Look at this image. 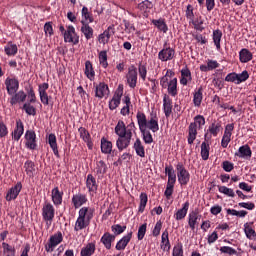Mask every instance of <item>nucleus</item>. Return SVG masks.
I'll list each match as a JSON object with an SVG mask.
<instances>
[{
	"mask_svg": "<svg viewBox=\"0 0 256 256\" xmlns=\"http://www.w3.org/2000/svg\"><path fill=\"white\" fill-rule=\"evenodd\" d=\"M22 109L25 111V113H27V115H37V108L31 105V102L24 103Z\"/></svg>",
	"mask_w": 256,
	"mask_h": 256,
	"instance_id": "58",
	"label": "nucleus"
},
{
	"mask_svg": "<svg viewBox=\"0 0 256 256\" xmlns=\"http://www.w3.org/2000/svg\"><path fill=\"white\" fill-rule=\"evenodd\" d=\"M176 171L178 183L181 185V187H185V185H188L189 181H191V174L189 173V170L185 168L183 162H178L176 164Z\"/></svg>",
	"mask_w": 256,
	"mask_h": 256,
	"instance_id": "5",
	"label": "nucleus"
},
{
	"mask_svg": "<svg viewBox=\"0 0 256 256\" xmlns=\"http://www.w3.org/2000/svg\"><path fill=\"white\" fill-rule=\"evenodd\" d=\"M138 73L142 81H145L147 79V66L140 62L138 65Z\"/></svg>",
	"mask_w": 256,
	"mask_h": 256,
	"instance_id": "62",
	"label": "nucleus"
},
{
	"mask_svg": "<svg viewBox=\"0 0 256 256\" xmlns=\"http://www.w3.org/2000/svg\"><path fill=\"white\" fill-rule=\"evenodd\" d=\"M199 219H201V214L199 211L193 210L188 215V225L192 231H195V226L199 225Z\"/></svg>",
	"mask_w": 256,
	"mask_h": 256,
	"instance_id": "24",
	"label": "nucleus"
},
{
	"mask_svg": "<svg viewBox=\"0 0 256 256\" xmlns=\"http://www.w3.org/2000/svg\"><path fill=\"white\" fill-rule=\"evenodd\" d=\"M209 151H211V145L202 143L200 155L203 161H207L209 159Z\"/></svg>",
	"mask_w": 256,
	"mask_h": 256,
	"instance_id": "50",
	"label": "nucleus"
},
{
	"mask_svg": "<svg viewBox=\"0 0 256 256\" xmlns=\"http://www.w3.org/2000/svg\"><path fill=\"white\" fill-rule=\"evenodd\" d=\"M23 133H25V126L23 125V122L21 120H17L16 127L12 132V138L14 139V141H19V139H21V137L23 136Z\"/></svg>",
	"mask_w": 256,
	"mask_h": 256,
	"instance_id": "30",
	"label": "nucleus"
},
{
	"mask_svg": "<svg viewBox=\"0 0 256 256\" xmlns=\"http://www.w3.org/2000/svg\"><path fill=\"white\" fill-rule=\"evenodd\" d=\"M10 96H12L10 99L11 105H17V103H25V101L27 99V93H25V91H23V90H20Z\"/></svg>",
	"mask_w": 256,
	"mask_h": 256,
	"instance_id": "29",
	"label": "nucleus"
},
{
	"mask_svg": "<svg viewBox=\"0 0 256 256\" xmlns=\"http://www.w3.org/2000/svg\"><path fill=\"white\" fill-rule=\"evenodd\" d=\"M189 211V201H186L183 205L182 208L179 209L175 214L174 218L176 221H183L185 217H187V213Z\"/></svg>",
	"mask_w": 256,
	"mask_h": 256,
	"instance_id": "37",
	"label": "nucleus"
},
{
	"mask_svg": "<svg viewBox=\"0 0 256 256\" xmlns=\"http://www.w3.org/2000/svg\"><path fill=\"white\" fill-rule=\"evenodd\" d=\"M96 246L95 243L90 242L81 249L80 256H92L95 254Z\"/></svg>",
	"mask_w": 256,
	"mask_h": 256,
	"instance_id": "46",
	"label": "nucleus"
},
{
	"mask_svg": "<svg viewBox=\"0 0 256 256\" xmlns=\"http://www.w3.org/2000/svg\"><path fill=\"white\" fill-rule=\"evenodd\" d=\"M226 213L227 215H232L234 217H240V218H243V217H247L248 213L246 210H240V211H237L235 209H227L226 210Z\"/></svg>",
	"mask_w": 256,
	"mask_h": 256,
	"instance_id": "53",
	"label": "nucleus"
},
{
	"mask_svg": "<svg viewBox=\"0 0 256 256\" xmlns=\"http://www.w3.org/2000/svg\"><path fill=\"white\" fill-rule=\"evenodd\" d=\"M133 149L138 155V157L144 158L145 157V146L143 145V142H141L140 138H137L133 144Z\"/></svg>",
	"mask_w": 256,
	"mask_h": 256,
	"instance_id": "39",
	"label": "nucleus"
},
{
	"mask_svg": "<svg viewBox=\"0 0 256 256\" xmlns=\"http://www.w3.org/2000/svg\"><path fill=\"white\" fill-rule=\"evenodd\" d=\"M24 139L26 149H30V151H35V149H37V134L35 131L27 130Z\"/></svg>",
	"mask_w": 256,
	"mask_h": 256,
	"instance_id": "9",
	"label": "nucleus"
},
{
	"mask_svg": "<svg viewBox=\"0 0 256 256\" xmlns=\"http://www.w3.org/2000/svg\"><path fill=\"white\" fill-rule=\"evenodd\" d=\"M185 17L186 19H188L189 23H193V20L195 19V12H194L193 5L188 4L186 6Z\"/></svg>",
	"mask_w": 256,
	"mask_h": 256,
	"instance_id": "55",
	"label": "nucleus"
},
{
	"mask_svg": "<svg viewBox=\"0 0 256 256\" xmlns=\"http://www.w3.org/2000/svg\"><path fill=\"white\" fill-rule=\"evenodd\" d=\"M86 187L89 193H97V189H99V185H97V179L93 177V174L87 175Z\"/></svg>",
	"mask_w": 256,
	"mask_h": 256,
	"instance_id": "31",
	"label": "nucleus"
},
{
	"mask_svg": "<svg viewBox=\"0 0 256 256\" xmlns=\"http://www.w3.org/2000/svg\"><path fill=\"white\" fill-rule=\"evenodd\" d=\"M172 256H183V243H177L172 250Z\"/></svg>",
	"mask_w": 256,
	"mask_h": 256,
	"instance_id": "63",
	"label": "nucleus"
},
{
	"mask_svg": "<svg viewBox=\"0 0 256 256\" xmlns=\"http://www.w3.org/2000/svg\"><path fill=\"white\" fill-rule=\"evenodd\" d=\"M163 112L166 119H169L173 115V99H171L169 94L163 95Z\"/></svg>",
	"mask_w": 256,
	"mask_h": 256,
	"instance_id": "16",
	"label": "nucleus"
},
{
	"mask_svg": "<svg viewBox=\"0 0 256 256\" xmlns=\"http://www.w3.org/2000/svg\"><path fill=\"white\" fill-rule=\"evenodd\" d=\"M95 217V208L83 206L78 211V217L74 225V231L79 232L87 229Z\"/></svg>",
	"mask_w": 256,
	"mask_h": 256,
	"instance_id": "2",
	"label": "nucleus"
},
{
	"mask_svg": "<svg viewBox=\"0 0 256 256\" xmlns=\"http://www.w3.org/2000/svg\"><path fill=\"white\" fill-rule=\"evenodd\" d=\"M158 59L159 61H162V63H167V61H173V59H175L174 48H171V46H169L167 42H165L163 45V49L160 50L158 53Z\"/></svg>",
	"mask_w": 256,
	"mask_h": 256,
	"instance_id": "6",
	"label": "nucleus"
},
{
	"mask_svg": "<svg viewBox=\"0 0 256 256\" xmlns=\"http://www.w3.org/2000/svg\"><path fill=\"white\" fill-rule=\"evenodd\" d=\"M87 201H89V199H87V194L79 192L72 196V205L75 209L83 207V205H85Z\"/></svg>",
	"mask_w": 256,
	"mask_h": 256,
	"instance_id": "21",
	"label": "nucleus"
},
{
	"mask_svg": "<svg viewBox=\"0 0 256 256\" xmlns=\"http://www.w3.org/2000/svg\"><path fill=\"white\" fill-rule=\"evenodd\" d=\"M233 131H235L234 123L227 124L225 126L224 134H223L222 140H221V147L223 149H227V147L229 146V143H231V137L233 135Z\"/></svg>",
	"mask_w": 256,
	"mask_h": 256,
	"instance_id": "10",
	"label": "nucleus"
},
{
	"mask_svg": "<svg viewBox=\"0 0 256 256\" xmlns=\"http://www.w3.org/2000/svg\"><path fill=\"white\" fill-rule=\"evenodd\" d=\"M148 201H149V197L147 196V193L142 192L140 194V204L138 208L139 213H144L145 208L147 207Z\"/></svg>",
	"mask_w": 256,
	"mask_h": 256,
	"instance_id": "48",
	"label": "nucleus"
},
{
	"mask_svg": "<svg viewBox=\"0 0 256 256\" xmlns=\"http://www.w3.org/2000/svg\"><path fill=\"white\" fill-rule=\"evenodd\" d=\"M127 230V226H121V224H114L111 226V231L112 235H115V237H117L118 235H121L123 233H125V231Z\"/></svg>",
	"mask_w": 256,
	"mask_h": 256,
	"instance_id": "51",
	"label": "nucleus"
},
{
	"mask_svg": "<svg viewBox=\"0 0 256 256\" xmlns=\"http://www.w3.org/2000/svg\"><path fill=\"white\" fill-rule=\"evenodd\" d=\"M81 15H82L85 23H93V21H95V19L93 18V13H91V11H89V8H87V6H83Z\"/></svg>",
	"mask_w": 256,
	"mask_h": 256,
	"instance_id": "47",
	"label": "nucleus"
},
{
	"mask_svg": "<svg viewBox=\"0 0 256 256\" xmlns=\"http://www.w3.org/2000/svg\"><path fill=\"white\" fill-rule=\"evenodd\" d=\"M23 189V184L21 182H17L15 186L8 190L6 194V201H15L17 197H19V193Z\"/></svg>",
	"mask_w": 256,
	"mask_h": 256,
	"instance_id": "19",
	"label": "nucleus"
},
{
	"mask_svg": "<svg viewBox=\"0 0 256 256\" xmlns=\"http://www.w3.org/2000/svg\"><path fill=\"white\" fill-rule=\"evenodd\" d=\"M109 85L105 82H100L98 85L95 86V97L97 99H103V97H109Z\"/></svg>",
	"mask_w": 256,
	"mask_h": 256,
	"instance_id": "18",
	"label": "nucleus"
},
{
	"mask_svg": "<svg viewBox=\"0 0 256 256\" xmlns=\"http://www.w3.org/2000/svg\"><path fill=\"white\" fill-rule=\"evenodd\" d=\"M220 252L223 253L224 255H238L237 250L231 246H222L220 247Z\"/></svg>",
	"mask_w": 256,
	"mask_h": 256,
	"instance_id": "60",
	"label": "nucleus"
},
{
	"mask_svg": "<svg viewBox=\"0 0 256 256\" xmlns=\"http://www.w3.org/2000/svg\"><path fill=\"white\" fill-rule=\"evenodd\" d=\"M151 23L158 29V31H161L162 33H167V31H169V26H167V22H165L164 18L153 19Z\"/></svg>",
	"mask_w": 256,
	"mask_h": 256,
	"instance_id": "38",
	"label": "nucleus"
},
{
	"mask_svg": "<svg viewBox=\"0 0 256 256\" xmlns=\"http://www.w3.org/2000/svg\"><path fill=\"white\" fill-rule=\"evenodd\" d=\"M4 84L8 95H15L19 91V79L17 77H7Z\"/></svg>",
	"mask_w": 256,
	"mask_h": 256,
	"instance_id": "11",
	"label": "nucleus"
},
{
	"mask_svg": "<svg viewBox=\"0 0 256 256\" xmlns=\"http://www.w3.org/2000/svg\"><path fill=\"white\" fill-rule=\"evenodd\" d=\"M181 78H180V83L184 86H187L189 83L193 81V76L191 75V70L189 67L185 66L184 68L181 69Z\"/></svg>",
	"mask_w": 256,
	"mask_h": 256,
	"instance_id": "26",
	"label": "nucleus"
},
{
	"mask_svg": "<svg viewBox=\"0 0 256 256\" xmlns=\"http://www.w3.org/2000/svg\"><path fill=\"white\" fill-rule=\"evenodd\" d=\"M137 81H138L137 67H135V65H131L128 68V72L126 74V83L130 87V89H135V87H137Z\"/></svg>",
	"mask_w": 256,
	"mask_h": 256,
	"instance_id": "8",
	"label": "nucleus"
},
{
	"mask_svg": "<svg viewBox=\"0 0 256 256\" xmlns=\"http://www.w3.org/2000/svg\"><path fill=\"white\" fill-rule=\"evenodd\" d=\"M165 173L168 175L167 185L175 186V183H177V174L175 173L173 166H166Z\"/></svg>",
	"mask_w": 256,
	"mask_h": 256,
	"instance_id": "35",
	"label": "nucleus"
},
{
	"mask_svg": "<svg viewBox=\"0 0 256 256\" xmlns=\"http://www.w3.org/2000/svg\"><path fill=\"white\" fill-rule=\"evenodd\" d=\"M147 129L152 131V133L159 131V118L157 117V113H151L149 121H147L146 118V130Z\"/></svg>",
	"mask_w": 256,
	"mask_h": 256,
	"instance_id": "22",
	"label": "nucleus"
},
{
	"mask_svg": "<svg viewBox=\"0 0 256 256\" xmlns=\"http://www.w3.org/2000/svg\"><path fill=\"white\" fill-rule=\"evenodd\" d=\"M253 59V53L247 48H243L239 52V61L240 63H249Z\"/></svg>",
	"mask_w": 256,
	"mask_h": 256,
	"instance_id": "40",
	"label": "nucleus"
},
{
	"mask_svg": "<svg viewBox=\"0 0 256 256\" xmlns=\"http://www.w3.org/2000/svg\"><path fill=\"white\" fill-rule=\"evenodd\" d=\"M51 199L55 207H60L63 205V191L59 190V187H55L51 191Z\"/></svg>",
	"mask_w": 256,
	"mask_h": 256,
	"instance_id": "23",
	"label": "nucleus"
},
{
	"mask_svg": "<svg viewBox=\"0 0 256 256\" xmlns=\"http://www.w3.org/2000/svg\"><path fill=\"white\" fill-rule=\"evenodd\" d=\"M99 63L104 68L107 69L109 67V62H107V51L102 50L98 55Z\"/></svg>",
	"mask_w": 256,
	"mask_h": 256,
	"instance_id": "52",
	"label": "nucleus"
},
{
	"mask_svg": "<svg viewBox=\"0 0 256 256\" xmlns=\"http://www.w3.org/2000/svg\"><path fill=\"white\" fill-rule=\"evenodd\" d=\"M207 65L202 64L200 65V71L202 73H207L209 71H213L215 69H219V67H221V64H219V62H217V60H212V59H208L206 60Z\"/></svg>",
	"mask_w": 256,
	"mask_h": 256,
	"instance_id": "27",
	"label": "nucleus"
},
{
	"mask_svg": "<svg viewBox=\"0 0 256 256\" xmlns=\"http://www.w3.org/2000/svg\"><path fill=\"white\" fill-rule=\"evenodd\" d=\"M96 173L97 175H105L107 173V164L105 161L100 160L96 163Z\"/></svg>",
	"mask_w": 256,
	"mask_h": 256,
	"instance_id": "54",
	"label": "nucleus"
},
{
	"mask_svg": "<svg viewBox=\"0 0 256 256\" xmlns=\"http://www.w3.org/2000/svg\"><path fill=\"white\" fill-rule=\"evenodd\" d=\"M131 239H133V232H128L126 235H124L115 246L116 251H125L127 249V245L131 243Z\"/></svg>",
	"mask_w": 256,
	"mask_h": 256,
	"instance_id": "20",
	"label": "nucleus"
},
{
	"mask_svg": "<svg viewBox=\"0 0 256 256\" xmlns=\"http://www.w3.org/2000/svg\"><path fill=\"white\" fill-rule=\"evenodd\" d=\"M114 241H115V235L109 232H105L100 239V243H102L105 249L107 250L111 249V245Z\"/></svg>",
	"mask_w": 256,
	"mask_h": 256,
	"instance_id": "34",
	"label": "nucleus"
},
{
	"mask_svg": "<svg viewBox=\"0 0 256 256\" xmlns=\"http://www.w3.org/2000/svg\"><path fill=\"white\" fill-rule=\"evenodd\" d=\"M84 75L90 81H93V79H95V69L93 68V63H91V61L89 60L85 62Z\"/></svg>",
	"mask_w": 256,
	"mask_h": 256,
	"instance_id": "41",
	"label": "nucleus"
},
{
	"mask_svg": "<svg viewBox=\"0 0 256 256\" xmlns=\"http://www.w3.org/2000/svg\"><path fill=\"white\" fill-rule=\"evenodd\" d=\"M204 125H205V116L196 115L194 117V121L191 122L188 126V136H187L188 145H193V143H195V139H197V131H200V129H203Z\"/></svg>",
	"mask_w": 256,
	"mask_h": 256,
	"instance_id": "3",
	"label": "nucleus"
},
{
	"mask_svg": "<svg viewBox=\"0 0 256 256\" xmlns=\"http://www.w3.org/2000/svg\"><path fill=\"white\" fill-rule=\"evenodd\" d=\"M137 9L143 13V17H149V13L153 9V2L144 0L137 5Z\"/></svg>",
	"mask_w": 256,
	"mask_h": 256,
	"instance_id": "25",
	"label": "nucleus"
},
{
	"mask_svg": "<svg viewBox=\"0 0 256 256\" xmlns=\"http://www.w3.org/2000/svg\"><path fill=\"white\" fill-rule=\"evenodd\" d=\"M135 122H131L128 125H125L123 120H119L114 128V132L117 135L116 147L118 151H125L131 145V139H133V133H135Z\"/></svg>",
	"mask_w": 256,
	"mask_h": 256,
	"instance_id": "1",
	"label": "nucleus"
},
{
	"mask_svg": "<svg viewBox=\"0 0 256 256\" xmlns=\"http://www.w3.org/2000/svg\"><path fill=\"white\" fill-rule=\"evenodd\" d=\"M172 77H175V72L171 69H168L166 74L160 78V86L165 87V83H167L169 79H172Z\"/></svg>",
	"mask_w": 256,
	"mask_h": 256,
	"instance_id": "57",
	"label": "nucleus"
},
{
	"mask_svg": "<svg viewBox=\"0 0 256 256\" xmlns=\"http://www.w3.org/2000/svg\"><path fill=\"white\" fill-rule=\"evenodd\" d=\"M100 149L101 153L104 155H111V153H113V142L107 140L105 137H102Z\"/></svg>",
	"mask_w": 256,
	"mask_h": 256,
	"instance_id": "33",
	"label": "nucleus"
},
{
	"mask_svg": "<svg viewBox=\"0 0 256 256\" xmlns=\"http://www.w3.org/2000/svg\"><path fill=\"white\" fill-rule=\"evenodd\" d=\"M223 38V32L219 29L214 30L212 34L213 43L217 51H221V39Z\"/></svg>",
	"mask_w": 256,
	"mask_h": 256,
	"instance_id": "43",
	"label": "nucleus"
},
{
	"mask_svg": "<svg viewBox=\"0 0 256 256\" xmlns=\"http://www.w3.org/2000/svg\"><path fill=\"white\" fill-rule=\"evenodd\" d=\"M63 243V233L61 231L56 232L54 235L50 236L48 243L45 245V251L47 253H53L55 247Z\"/></svg>",
	"mask_w": 256,
	"mask_h": 256,
	"instance_id": "7",
	"label": "nucleus"
},
{
	"mask_svg": "<svg viewBox=\"0 0 256 256\" xmlns=\"http://www.w3.org/2000/svg\"><path fill=\"white\" fill-rule=\"evenodd\" d=\"M203 23H204V20L200 16L196 20L194 19L193 22H190L189 25H193L196 31L203 32L205 31V27H203Z\"/></svg>",
	"mask_w": 256,
	"mask_h": 256,
	"instance_id": "56",
	"label": "nucleus"
},
{
	"mask_svg": "<svg viewBox=\"0 0 256 256\" xmlns=\"http://www.w3.org/2000/svg\"><path fill=\"white\" fill-rule=\"evenodd\" d=\"M47 143L49 144L50 149H52L55 157L59 159L61 155H59V146L57 145V136H55V134L53 133L49 134Z\"/></svg>",
	"mask_w": 256,
	"mask_h": 256,
	"instance_id": "28",
	"label": "nucleus"
},
{
	"mask_svg": "<svg viewBox=\"0 0 256 256\" xmlns=\"http://www.w3.org/2000/svg\"><path fill=\"white\" fill-rule=\"evenodd\" d=\"M42 217L44 221H49L50 223L55 219V207L53 204L47 202L43 205Z\"/></svg>",
	"mask_w": 256,
	"mask_h": 256,
	"instance_id": "14",
	"label": "nucleus"
},
{
	"mask_svg": "<svg viewBox=\"0 0 256 256\" xmlns=\"http://www.w3.org/2000/svg\"><path fill=\"white\" fill-rule=\"evenodd\" d=\"M24 169H25L26 174L29 177H33V173H35V162H33L31 160H27L24 163Z\"/></svg>",
	"mask_w": 256,
	"mask_h": 256,
	"instance_id": "49",
	"label": "nucleus"
},
{
	"mask_svg": "<svg viewBox=\"0 0 256 256\" xmlns=\"http://www.w3.org/2000/svg\"><path fill=\"white\" fill-rule=\"evenodd\" d=\"M249 79V72L247 70L242 71V73L237 74V82L236 85H241V83H245Z\"/></svg>",
	"mask_w": 256,
	"mask_h": 256,
	"instance_id": "61",
	"label": "nucleus"
},
{
	"mask_svg": "<svg viewBox=\"0 0 256 256\" xmlns=\"http://www.w3.org/2000/svg\"><path fill=\"white\" fill-rule=\"evenodd\" d=\"M78 132L80 134V137L82 138V140L85 141H89V139H91V134L89 133V131L87 129H85L84 127H80L78 129Z\"/></svg>",
	"mask_w": 256,
	"mask_h": 256,
	"instance_id": "64",
	"label": "nucleus"
},
{
	"mask_svg": "<svg viewBox=\"0 0 256 256\" xmlns=\"http://www.w3.org/2000/svg\"><path fill=\"white\" fill-rule=\"evenodd\" d=\"M193 103L195 107H201V103H203V86L194 91Z\"/></svg>",
	"mask_w": 256,
	"mask_h": 256,
	"instance_id": "42",
	"label": "nucleus"
},
{
	"mask_svg": "<svg viewBox=\"0 0 256 256\" xmlns=\"http://www.w3.org/2000/svg\"><path fill=\"white\" fill-rule=\"evenodd\" d=\"M244 233L247 239L253 240L256 238L255 229H253V222H247L244 224Z\"/></svg>",
	"mask_w": 256,
	"mask_h": 256,
	"instance_id": "44",
	"label": "nucleus"
},
{
	"mask_svg": "<svg viewBox=\"0 0 256 256\" xmlns=\"http://www.w3.org/2000/svg\"><path fill=\"white\" fill-rule=\"evenodd\" d=\"M235 157H239L240 159H246V161H249L251 160V157H253V151L248 144H245L243 146H240L238 151L235 152Z\"/></svg>",
	"mask_w": 256,
	"mask_h": 256,
	"instance_id": "17",
	"label": "nucleus"
},
{
	"mask_svg": "<svg viewBox=\"0 0 256 256\" xmlns=\"http://www.w3.org/2000/svg\"><path fill=\"white\" fill-rule=\"evenodd\" d=\"M19 48L17 47V44H13V42H8L7 45L4 47V52L8 57H15V55L18 53Z\"/></svg>",
	"mask_w": 256,
	"mask_h": 256,
	"instance_id": "45",
	"label": "nucleus"
},
{
	"mask_svg": "<svg viewBox=\"0 0 256 256\" xmlns=\"http://www.w3.org/2000/svg\"><path fill=\"white\" fill-rule=\"evenodd\" d=\"M81 33H83L85 39L89 41L90 39H93V33L94 30L92 27L89 26V22H85V20H81Z\"/></svg>",
	"mask_w": 256,
	"mask_h": 256,
	"instance_id": "32",
	"label": "nucleus"
},
{
	"mask_svg": "<svg viewBox=\"0 0 256 256\" xmlns=\"http://www.w3.org/2000/svg\"><path fill=\"white\" fill-rule=\"evenodd\" d=\"M223 129V126L221 125V122H217L214 120L207 129V132L210 133L213 137H217L219 133H221V130Z\"/></svg>",
	"mask_w": 256,
	"mask_h": 256,
	"instance_id": "36",
	"label": "nucleus"
},
{
	"mask_svg": "<svg viewBox=\"0 0 256 256\" xmlns=\"http://www.w3.org/2000/svg\"><path fill=\"white\" fill-rule=\"evenodd\" d=\"M136 119L144 143H146V145H151V143H153V135L151 134V131L147 130V115L141 111H138L136 114Z\"/></svg>",
	"mask_w": 256,
	"mask_h": 256,
	"instance_id": "4",
	"label": "nucleus"
},
{
	"mask_svg": "<svg viewBox=\"0 0 256 256\" xmlns=\"http://www.w3.org/2000/svg\"><path fill=\"white\" fill-rule=\"evenodd\" d=\"M218 191L227 197H235V191L227 186H218Z\"/></svg>",
	"mask_w": 256,
	"mask_h": 256,
	"instance_id": "59",
	"label": "nucleus"
},
{
	"mask_svg": "<svg viewBox=\"0 0 256 256\" xmlns=\"http://www.w3.org/2000/svg\"><path fill=\"white\" fill-rule=\"evenodd\" d=\"M64 41L65 43H73V45L79 44V37L77 36L73 25L68 26L67 30L64 32Z\"/></svg>",
	"mask_w": 256,
	"mask_h": 256,
	"instance_id": "13",
	"label": "nucleus"
},
{
	"mask_svg": "<svg viewBox=\"0 0 256 256\" xmlns=\"http://www.w3.org/2000/svg\"><path fill=\"white\" fill-rule=\"evenodd\" d=\"M121 97H123V86L119 85L112 99L109 101L110 111H115L121 105Z\"/></svg>",
	"mask_w": 256,
	"mask_h": 256,
	"instance_id": "12",
	"label": "nucleus"
},
{
	"mask_svg": "<svg viewBox=\"0 0 256 256\" xmlns=\"http://www.w3.org/2000/svg\"><path fill=\"white\" fill-rule=\"evenodd\" d=\"M165 86H161L162 89H167L168 95L171 97H177L179 95V90L177 89V77L168 80L164 84Z\"/></svg>",
	"mask_w": 256,
	"mask_h": 256,
	"instance_id": "15",
	"label": "nucleus"
}]
</instances>
